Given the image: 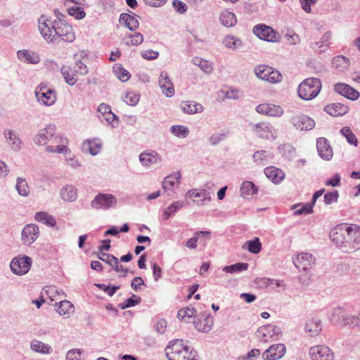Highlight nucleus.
<instances>
[{"mask_svg": "<svg viewBox=\"0 0 360 360\" xmlns=\"http://www.w3.org/2000/svg\"><path fill=\"white\" fill-rule=\"evenodd\" d=\"M38 30L47 43H71L75 39L72 27L63 19L52 20L42 15L38 18Z\"/></svg>", "mask_w": 360, "mask_h": 360, "instance_id": "f257e3e1", "label": "nucleus"}, {"mask_svg": "<svg viewBox=\"0 0 360 360\" xmlns=\"http://www.w3.org/2000/svg\"><path fill=\"white\" fill-rule=\"evenodd\" d=\"M330 237L343 252H354L359 250L360 245V226L356 224L339 225L330 233Z\"/></svg>", "mask_w": 360, "mask_h": 360, "instance_id": "f03ea898", "label": "nucleus"}, {"mask_svg": "<svg viewBox=\"0 0 360 360\" xmlns=\"http://www.w3.org/2000/svg\"><path fill=\"white\" fill-rule=\"evenodd\" d=\"M165 354L168 360H197L196 352L184 344L182 340H172L165 348Z\"/></svg>", "mask_w": 360, "mask_h": 360, "instance_id": "7ed1b4c3", "label": "nucleus"}, {"mask_svg": "<svg viewBox=\"0 0 360 360\" xmlns=\"http://www.w3.org/2000/svg\"><path fill=\"white\" fill-rule=\"evenodd\" d=\"M321 82L318 78L310 77L304 79L298 86L299 96L306 101H309L319 94L321 89Z\"/></svg>", "mask_w": 360, "mask_h": 360, "instance_id": "20e7f679", "label": "nucleus"}, {"mask_svg": "<svg viewBox=\"0 0 360 360\" xmlns=\"http://www.w3.org/2000/svg\"><path fill=\"white\" fill-rule=\"evenodd\" d=\"M60 71L65 81L69 85L73 86L77 82L78 76L86 75L88 69L84 63L78 60L75 63V65L72 68L68 65H63Z\"/></svg>", "mask_w": 360, "mask_h": 360, "instance_id": "39448f33", "label": "nucleus"}, {"mask_svg": "<svg viewBox=\"0 0 360 360\" xmlns=\"http://www.w3.org/2000/svg\"><path fill=\"white\" fill-rule=\"evenodd\" d=\"M257 77L270 83H278L282 80L281 74L276 70L266 65H257L254 68Z\"/></svg>", "mask_w": 360, "mask_h": 360, "instance_id": "423d86ee", "label": "nucleus"}, {"mask_svg": "<svg viewBox=\"0 0 360 360\" xmlns=\"http://www.w3.org/2000/svg\"><path fill=\"white\" fill-rule=\"evenodd\" d=\"M251 129L257 136L261 139L274 140L277 137L276 130L271 124L266 122L252 124Z\"/></svg>", "mask_w": 360, "mask_h": 360, "instance_id": "0eeeda50", "label": "nucleus"}, {"mask_svg": "<svg viewBox=\"0 0 360 360\" xmlns=\"http://www.w3.org/2000/svg\"><path fill=\"white\" fill-rule=\"evenodd\" d=\"M32 264V260L30 257L26 255L18 256L12 259L10 267L13 274L22 276L30 271Z\"/></svg>", "mask_w": 360, "mask_h": 360, "instance_id": "6e6552de", "label": "nucleus"}, {"mask_svg": "<svg viewBox=\"0 0 360 360\" xmlns=\"http://www.w3.org/2000/svg\"><path fill=\"white\" fill-rule=\"evenodd\" d=\"M117 198L112 194L98 193L91 202L92 208L96 210H108L117 205Z\"/></svg>", "mask_w": 360, "mask_h": 360, "instance_id": "1a4fd4ad", "label": "nucleus"}, {"mask_svg": "<svg viewBox=\"0 0 360 360\" xmlns=\"http://www.w3.org/2000/svg\"><path fill=\"white\" fill-rule=\"evenodd\" d=\"M68 144V139L56 132L51 137V142L45 148V150L48 153H63L66 155L69 150Z\"/></svg>", "mask_w": 360, "mask_h": 360, "instance_id": "9d476101", "label": "nucleus"}, {"mask_svg": "<svg viewBox=\"0 0 360 360\" xmlns=\"http://www.w3.org/2000/svg\"><path fill=\"white\" fill-rule=\"evenodd\" d=\"M281 330L280 328L268 324L260 327L257 331V336L264 343L276 340L278 338Z\"/></svg>", "mask_w": 360, "mask_h": 360, "instance_id": "9b49d317", "label": "nucleus"}, {"mask_svg": "<svg viewBox=\"0 0 360 360\" xmlns=\"http://www.w3.org/2000/svg\"><path fill=\"white\" fill-rule=\"evenodd\" d=\"M255 110L259 114L272 117H281L284 114V110L281 105L270 103L257 105Z\"/></svg>", "mask_w": 360, "mask_h": 360, "instance_id": "f8f14e48", "label": "nucleus"}, {"mask_svg": "<svg viewBox=\"0 0 360 360\" xmlns=\"http://www.w3.org/2000/svg\"><path fill=\"white\" fill-rule=\"evenodd\" d=\"M56 127L54 124H49L40 129L34 137V142L37 146H46L49 144L51 137L56 134Z\"/></svg>", "mask_w": 360, "mask_h": 360, "instance_id": "ddd939ff", "label": "nucleus"}, {"mask_svg": "<svg viewBox=\"0 0 360 360\" xmlns=\"http://www.w3.org/2000/svg\"><path fill=\"white\" fill-rule=\"evenodd\" d=\"M35 96L38 102L46 106L52 105L56 100V93L46 86H38Z\"/></svg>", "mask_w": 360, "mask_h": 360, "instance_id": "4468645a", "label": "nucleus"}, {"mask_svg": "<svg viewBox=\"0 0 360 360\" xmlns=\"http://www.w3.org/2000/svg\"><path fill=\"white\" fill-rule=\"evenodd\" d=\"M312 360H333V351L325 345H316L311 347L309 352Z\"/></svg>", "mask_w": 360, "mask_h": 360, "instance_id": "2eb2a0df", "label": "nucleus"}, {"mask_svg": "<svg viewBox=\"0 0 360 360\" xmlns=\"http://www.w3.org/2000/svg\"><path fill=\"white\" fill-rule=\"evenodd\" d=\"M253 33L259 39L270 41L276 42L278 41L277 32L271 27L265 25H257L253 27Z\"/></svg>", "mask_w": 360, "mask_h": 360, "instance_id": "dca6fc26", "label": "nucleus"}, {"mask_svg": "<svg viewBox=\"0 0 360 360\" xmlns=\"http://www.w3.org/2000/svg\"><path fill=\"white\" fill-rule=\"evenodd\" d=\"M39 236V227L34 224L25 226L21 233V240L26 245H32Z\"/></svg>", "mask_w": 360, "mask_h": 360, "instance_id": "f3484780", "label": "nucleus"}, {"mask_svg": "<svg viewBox=\"0 0 360 360\" xmlns=\"http://www.w3.org/2000/svg\"><path fill=\"white\" fill-rule=\"evenodd\" d=\"M313 255L307 252L299 253L296 257H292L295 266L300 269L307 271L314 264Z\"/></svg>", "mask_w": 360, "mask_h": 360, "instance_id": "a211bd4d", "label": "nucleus"}, {"mask_svg": "<svg viewBox=\"0 0 360 360\" xmlns=\"http://www.w3.org/2000/svg\"><path fill=\"white\" fill-rule=\"evenodd\" d=\"M4 137L6 143L14 151H19L22 148V141L19 134L15 130L6 129L4 131Z\"/></svg>", "mask_w": 360, "mask_h": 360, "instance_id": "6ab92c4d", "label": "nucleus"}, {"mask_svg": "<svg viewBox=\"0 0 360 360\" xmlns=\"http://www.w3.org/2000/svg\"><path fill=\"white\" fill-rule=\"evenodd\" d=\"M285 353V346L283 344H276L270 346L262 354L264 360H278Z\"/></svg>", "mask_w": 360, "mask_h": 360, "instance_id": "aec40b11", "label": "nucleus"}, {"mask_svg": "<svg viewBox=\"0 0 360 360\" xmlns=\"http://www.w3.org/2000/svg\"><path fill=\"white\" fill-rule=\"evenodd\" d=\"M158 83L165 96L170 98L174 95V87L167 72L162 71L160 73Z\"/></svg>", "mask_w": 360, "mask_h": 360, "instance_id": "412c9836", "label": "nucleus"}, {"mask_svg": "<svg viewBox=\"0 0 360 360\" xmlns=\"http://www.w3.org/2000/svg\"><path fill=\"white\" fill-rule=\"evenodd\" d=\"M331 38L332 32L328 31L322 35L318 41L311 43L310 48L318 53H325L330 47Z\"/></svg>", "mask_w": 360, "mask_h": 360, "instance_id": "4be33fe9", "label": "nucleus"}, {"mask_svg": "<svg viewBox=\"0 0 360 360\" xmlns=\"http://www.w3.org/2000/svg\"><path fill=\"white\" fill-rule=\"evenodd\" d=\"M186 198H198L200 200H197L196 204L199 206H202L211 201L212 197L210 193L205 189H191L186 193Z\"/></svg>", "mask_w": 360, "mask_h": 360, "instance_id": "5701e85b", "label": "nucleus"}, {"mask_svg": "<svg viewBox=\"0 0 360 360\" xmlns=\"http://www.w3.org/2000/svg\"><path fill=\"white\" fill-rule=\"evenodd\" d=\"M292 122L295 127L300 130H311L315 126L314 120L305 115L292 117Z\"/></svg>", "mask_w": 360, "mask_h": 360, "instance_id": "b1692460", "label": "nucleus"}, {"mask_svg": "<svg viewBox=\"0 0 360 360\" xmlns=\"http://www.w3.org/2000/svg\"><path fill=\"white\" fill-rule=\"evenodd\" d=\"M139 160L143 166L148 167L153 165L160 164L162 158L156 151L150 150L141 153Z\"/></svg>", "mask_w": 360, "mask_h": 360, "instance_id": "393cba45", "label": "nucleus"}, {"mask_svg": "<svg viewBox=\"0 0 360 360\" xmlns=\"http://www.w3.org/2000/svg\"><path fill=\"white\" fill-rule=\"evenodd\" d=\"M316 148L319 156L326 160H330L333 155L332 148L326 138L320 137L316 141Z\"/></svg>", "mask_w": 360, "mask_h": 360, "instance_id": "a878e982", "label": "nucleus"}, {"mask_svg": "<svg viewBox=\"0 0 360 360\" xmlns=\"http://www.w3.org/2000/svg\"><path fill=\"white\" fill-rule=\"evenodd\" d=\"M334 89L337 93L350 100H356L360 96L358 91L345 83L336 84Z\"/></svg>", "mask_w": 360, "mask_h": 360, "instance_id": "bb28decb", "label": "nucleus"}, {"mask_svg": "<svg viewBox=\"0 0 360 360\" xmlns=\"http://www.w3.org/2000/svg\"><path fill=\"white\" fill-rule=\"evenodd\" d=\"M322 330V322L318 318L309 319L304 325V332L310 337L319 335Z\"/></svg>", "mask_w": 360, "mask_h": 360, "instance_id": "cd10ccee", "label": "nucleus"}, {"mask_svg": "<svg viewBox=\"0 0 360 360\" xmlns=\"http://www.w3.org/2000/svg\"><path fill=\"white\" fill-rule=\"evenodd\" d=\"M55 306L57 313L65 319L70 318L75 313L73 304L67 300H60Z\"/></svg>", "mask_w": 360, "mask_h": 360, "instance_id": "c85d7f7f", "label": "nucleus"}, {"mask_svg": "<svg viewBox=\"0 0 360 360\" xmlns=\"http://www.w3.org/2000/svg\"><path fill=\"white\" fill-rule=\"evenodd\" d=\"M42 297H47L50 300L51 302L57 301L65 297V294L63 290H58L54 285L46 286L43 288L41 292Z\"/></svg>", "mask_w": 360, "mask_h": 360, "instance_id": "c756f323", "label": "nucleus"}, {"mask_svg": "<svg viewBox=\"0 0 360 360\" xmlns=\"http://www.w3.org/2000/svg\"><path fill=\"white\" fill-rule=\"evenodd\" d=\"M119 22L131 31L136 30L139 26V20L132 13L131 14L126 13H122L120 16Z\"/></svg>", "mask_w": 360, "mask_h": 360, "instance_id": "7c9ffc66", "label": "nucleus"}, {"mask_svg": "<svg viewBox=\"0 0 360 360\" xmlns=\"http://www.w3.org/2000/svg\"><path fill=\"white\" fill-rule=\"evenodd\" d=\"M60 196L65 202H75L77 198V189L72 185L66 184L60 188Z\"/></svg>", "mask_w": 360, "mask_h": 360, "instance_id": "2f4dec72", "label": "nucleus"}, {"mask_svg": "<svg viewBox=\"0 0 360 360\" xmlns=\"http://www.w3.org/2000/svg\"><path fill=\"white\" fill-rule=\"evenodd\" d=\"M102 142L98 139L93 140H86L82 144V150L84 153H89L92 155H96L101 151Z\"/></svg>", "mask_w": 360, "mask_h": 360, "instance_id": "473e14b6", "label": "nucleus"}, {"mask_svg": "<svg viewBox=\"0 0 360 360\" xmlns=\"http://www.w3.org/2000/svg\"><path fill=\"white\" fill-rule=\"evenodd\" d=\"M17 56L20 61L27 63L37 64L40 61V57L38 53L25 49L18 51Z\"/></svg>", "mask_w": 360, "mask_h": 360, "instance_id": "72a5a7b5", "label": "nucleus"}, {"mask_svg": "<svg viewBox=\"0 0 360 360\" xmlns=\"http://www.w3.org/2000/svg\"><path fill=\"white\" fill-rule=\"evenodd\" d=\"M181 179L180 172H176L165 178L162 181V188L166 191H174V188L179 184Z\"/></svg>", "mask_w": 360, "mask_h": 360, "instance_id": "f704fd0d", "label": "nucleus"}, {"mask_svg": "<svg viewBox=\"0 0 360 360\" xmlns=\"http://www.w3.org/2000/svg\"><path fill=\"white\" fill-rule=\"evenodd\" d=\"M350 65V60L348 58L340 55L335 56L332 60V67L339 72H345Z\"/></svg>", "mask_w": 360, "mask_h": 360, "instance_id": "c9c22d12", "label": "nucleus"}, {"mask_svg": "<svg viewBox=\"0 0 360 360\" xmlns=\"http://www.w3.org/2000/svg\"><path fill=\"white\" fill-rule=\"evenodd\" d=\"M266 176L275 184L280 183L285 176L284 172L275 167H268L264 169Z\"/></svg>", "mask_w": 360, "mask_h": 360, "instance_id": "e433bc0d", "label": "nucleus"}, {"mask_svg": "<svg viewBox=\"0 0 360 360\" xmlns=\"http://www.w3.org/2000/svg\"><path fill=\"white\" fill-rule=\"evenodd\" d=\"M219 20L220 23L226 27H233L237 22L235 14L227 10L221 12Z\"/></svg>", "mask_w": 360, "mask_h": 360, "instance_id": "4c0bfd02", "label": "nucleus"}, {"mask_svg": "<svg viewBox=\"0 0 360 360\" xmlns=\"http://www.w3.org/2000/svg\"><path fill=\"white\" fill-rule=\"evenodd\" d=\"M30 349L34 352L43 354H49L52 352V347L49 345L36 339L30 342Z\"/></svg>", "mask_w": 360, "mask_h": 360, "instance_id": "58836bf2", "label": "nucleus"}, {"mask_svg": "<svg viewBox=\"0 0 360 360\" xmlns=\"http://www.w3.org/2000/svg\"><path fill=\"white\" fill-rule=\"evenodd\" d=\"M181 108L184 112L190 115L203 111V106L200 103L194 101H184L182 103Z\"/></svg>", "mask_w": 360, "mask_h": 360, "instance_id": "ea45409f", "label": "nucleus"}, {"mask_svg": "<svg viewBox=\"0 0 360 360\" xmlns=\"http://www.w3.org/2000/svg\"><path fill=\"white\" fill-rule=\"evenodd\" d=\"M326 111L330 115L337 117L347 113L348 108L340 103H333L326 107Z\"/></svg>", "mask_w": 360, "mask_h": 360, "instance_id": "a19ab883", "label": "nucleus"}, {"mask_svg": "<svg viewBox=\"0 0 360 360\" xmlns=\"http://www.w3.org/2000/svg\"><path fill=\"white\" fill-rule=\"evenodd\" d=\"M257 188L256 186L250 181H245L240 186V193L243 198H248L250 196L256 194Z\"/></svg>", "mask_w": 360, "mask_h": 360, "instance_id": "79ce46f5", "label": "nucleus"}, {"mask_svg": "<svg viewBox=\"0 0 360 360\" xmlns=\"http://www.w3.org/2000/svg\"><path fill=\"white\" fill-rule=\"evenodd\" d=\"M213 325V319L210 316H206L202 320L195 323V328L202 333H208L211 330Z\"/></svg>", "mask_w": 360, "mask_h": 360, "instance_id": "37998d69", "label": "nucleus"}, {"mask_svg": "<svg viewBox=\"0 0 360 360\" xmlns=\"http://www.w3.org/2000/svg\"><path fill=\"white\" fill-rule=\"evenodd\" d=\"M15 189L18 193L22 197H27L30 192L27 181L22 177L16 179Z\"/></svg>", "mask_w": 360, "mask_h": 360, "instance_id": "c03bdc74", "label": "nucleus"}, {"mask_svg": "<svg viewBox=\"0 0 360 360\" xmlns=\"http://www.w3.org/2000/svg\"><path fill=\"white\" fill-rule=\"evenodd\" d=\"M184 205V202L182 200L174 202L164 210L162 214V219L164 220H167L172 215L175 214L179 210L183 207Z\"/></svg>", "mask_w": 360, "mask_h": 360, "instance_id": "a18cd8bd", "label": "nucleus"}, {"mask_svg": "<svg viewBox=\"0 0 360 360\" xmlns=\"http://www.w3.org/2000/svg\"><path fill=\"white\" fill-rule=\"evenodd\" d=\"M223 44L228 49L236 50L243 46L242 41L232 35H226L223 39Z\"/></svg>", "mask_w": 360, "mask_h": 360, "instance_id": "49530a36", "label": "nucleus"}, {"mask_svg": "<svg viewBox=\"0 0 360 360\" xmlns=\"http://www.w3.org/2000/svg\"><path fill=\"white\" fill-rule=\"evenodd\" d=\"M34 219L37 221L50 226H54L56 223L54 217L46 212H37L34 215Z\"/></svg>", "mask_w": 360, "mask_h": 360, "instance_id": "de8ad7c7", "label": "nucleus"}, {"mask_svg": "<svg viewBox=\"0 0 360 360\" xmlns=\"http://www.w3.org/2000/svg\"><path fill=\"white\" fill-rule=\"evenodd\" d=\"M345 311L342 307L334 308L329 316L330 322L335 325H341Z\"/></svg>", "mask_w": 360, "mask_h": 360, "instance_id": "09e8293b", "label": "nucleus"}, {"mask_svg": "<svg viewBox=\"0 0 360 360\" xmlns=\"http://www.w3.org/2000/svg\"><path fill=\"white\" fill-rule=\"evenodd\" d=\"M192 63L198 66L205 73L210 74L213 70L212 63L208 60H204L199 57H195L192 59Z\"/></svg>", "mask_w": 360, "mask_h": 360, "instance_id": "8fccbe9b", "label": "nucleus"}, {"mask_svg": "<svg viewBox=\"0 0 360 360\" xmlns=\"http://www.w3.org/2000/svg\"><path fill=\"white\" fill-rule=\"evenodd\" d=\"M248 268V264L244 262H239L232 265L224 266L222 270L226 273L233 274L246 271Z\"/></svg>", "mask_w": 360, "mask_h": 360, "instance_id": "3c124183", "label": "nucleus"}, {"mask_svg": "<svg viewBox=\"0 0 360 360\" xmlns=\"http://www.w3.org/2000/svg\"><path fill=\"white\" fill-rule=\"evenodd\" d=\"M113 72L116 77L122 82H127L131 77L130 73L119 64H115L113 66Z\"/></svg>", "mask_w": 360, "mask_h": 360, "instance_id": "603ef678", "label": "nucleus"}, {"mask_svg": "<svg viewBox=\"0 0 360 360\" xmlns=\"http://www.w3.org/2000/svg\"><path fill=\"white\" fill-rule=\"evenodd\" d=\"M197 313V311L193 307H187L186 309H181L178 311L177 317L184 320L186 322L189 321V319L194 317Z\"/></svg>", "mask_w": 360, "mask_h": 360, "instance_id": "864d4df0", "label": "nucleus"}, {"mask_svg": "<svg viewBox=\"0 0 360 360\" xmlns=\"http://www.w3.org/2000/svg\"><path fill=\"white\" fill-rule=\"evenodd\" d=\"M244 246H245L248 250L252 254L259 253L262 249V243L258 238L247 241Z\"/></svg>", "mask_w": 360, "mask_h": 360, "instance_id": "5fc2aeb1", "label": "nucleus"}, {"mask_svg": "<svg viewBox=\"0 0 360 360\" xmlns=\"http://www.w3.org/2000/svg\"><path fill=\"white\" fill-rule=\"evenodd\" d=\"M170 131L178 138H186L189 134L188 128L183 125L172 126Z\"/></svg>", "mask_w": 360, "mask_h": 360, "instance_id": "6e6d98bb", "label": "nucleus"}, {"mask_svg": "<svg viewBox=\"0 0 360 360\" xmlns=\"http://www.w3.org/2000/svg\"><path fill=\"white\" fill-rule=\"evenodd\" d=\"M292 209H295L294 212L295 215L307 214L313 212V207L310 203L294 205Z\"/></svg>", "mask_w": 360, "mask_h": 360, "instance_id": "4d7b16f0", "label": "nucleus"}, {"mask_svg": "<svg viewBox=\"0 0 360 360\" xmlns=\"http://www.w3.org/2000/svg\"><path fill=\"white\" fill-rule=\"evenodd\" d=\"M340 134L345 136L347 141V142L353 145L354 146H357L358 141L356 138V136L354 134V133L352 131L349 127H345L341 129Z\"/></svg>", "mask_w": 360, "mask_h": 360, "instance_id": "13d9d810", "label": "nucleus"}, {"mask_svg": "<svg viewBox=\"0 0 360 360\" xmlns=\"http://www.w3.org/2000/svg\"><path fill=\"white\" fill-rule=\"evenodd\" d=\"M128 38L130 40L125 42L127 45L138 46L143 41V37L139 32L129 34Z\"/></svg>", "mask_w": 360, "mask_h": 360, "instance_id": "bf43d9fd", "label": "nucleus"}, {"mask_svg": "<svg viewBox=\"0 0 360 360\" xmlns=\"http://www.w3.org/2000/svg\"><path fill=\"white\" fill-rule=\"evenodd\" d=\"M68 13L70 15L75 17L77 20L83 19L86 13L82 8L78 6H73L68 9Z\"/></svg>", "mask_w": 360, "mask_h": 360, "instance_id": "052dcab7", "label": "nucleus"}, {"mask_svg": "<svg viewBox=\"0 0 360 360\" xmlns=\"http://www.w3.org/2000/svg\"><path fill=\"white\" fill-rule=\"evenodd\" d=\"M100 119H103L105 122L110 124L112 128L118 127L119 119L118 117L114 114L112 111L106 114L104 117H99Z\"/></svg>", "mask_w": 360, "mask_h": 360, "instance_id": "680f3d73", "label": "nucleus"}, {"mask_svg": "<svg viewBox=\"0 0 360 360\" xmlns=\"http://www.w3.org/2000/svg\"><path fill=\"white\" fill-rule=\"evenodd\" d=\"M124 101L127 105L134 106L139 101V95L132 91L128 92L126 94Z\"/></svg>", "mask_w": 360, "mask_h": 360, "instance_id": "e2e57ef3", "label": "nucleus"}, {"mask_svg": "<svg viewBox=\"0 0 360 360\" xmlns=\"http://www.w3.org/2000/svg\"><path fill=\"white\" fill-rule=\"evenodd\" d=\"M269 157V154L266 150H258L253 154V158L255 162L258 164L264 165L266 161Z\"/></svg>", "mask_w": 360, "mask_h": 360, "instance_id": "0e129e2a", "label": "nucleus"}, {"mask_svg": "<svg viewBox=\"0 0 360 360\" xmlns=\"http://www.w3.org/2000/svg\"><path fill=\"white\" fill-rule=\"evenodd\" d=\"M83 351L80 349H72L66 354L65 360H81Z\"/></svg>", "mask_w": 360, "mask_h": 360, "instance_id": "69168bd1", "label": "nucleus"}, {"mask_svg": "<svg viewBox=\"0 0 360 360\" xmlns=\"http://www.w3.org/2000/svg\"><path fill=\"white\" fill-rule=\"evenodd\" d=\"M141 297H137L135 295H133L131 297L128 298L125 300V302L123 304H120V307L122 309L129 308L131 307H134L136 304H138L141 302Z\"/></svg>", "mask_w": 360, "mask_h": 360, "instance_id": "338daca9", "label": "nucleus"}, {"mask_svg": "<svg viewBox=\"0 0 360 360\" xmlns=\"http://www.w3.org/2000/svg\"><path fill=\"white\" fill-rule=\"evenodd\" d=\"M227 134L224 131L214 133L209 138V142L211 145L215 146L224 140Z\"/></svg>", "mask_w": 360, "mask_h": 360, "instance_id": "774afa93", "label": "nucleus"}]
</instances>
